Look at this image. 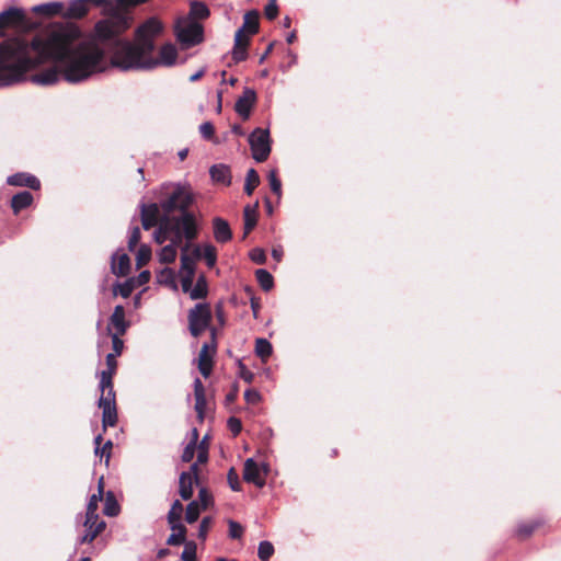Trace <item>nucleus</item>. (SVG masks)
I'll return each mask as SVG.
<instances>
[{
  "label": "nucleus",
  "instance_id": "1",
  "mask_svg": "<svg viewBox=\"0 0 561 561\" xmlns=\"http://www.w3.org/2000/svg\"><path fill=\"white\" fill-rule=\"evenodd\" d=\"M46 61L55 66L30 77L37 85L88 81L105 69V49L95 28L84 35L75 23H59L36 34L32 41L11 39L0 44V87L26 80L27 71Z\"/></svg>",
  "mask_w": 561,
  "mask_h": 561
},
{
  "label": "nucleus",
  "instance_id": "2",
  "mask_svg": "<svg viewBox=\"0 0 561 561\" xmlns=\"http://www.w3.org/2000/svg\"><path fill=\"white\" fill-rule=\"evenodd\" d=\"M130 27V19L124 14L111 15L95 24L96 36L111 56L113 67L123 71L153 70L176 64L178 49L174 44H163L156 55V41L163 31L157 18H149L135 31L134 41L122 35Z\"/></svg>",
  "mask_w": 561,
  "mask_h": 561
},
{
  "label": "nucleus",
  "instance_id": "3",
  "mask_svg": "<svg viewBox=\"0 0 561 561\" xmlns=\"http://www.w3.org/2000/svg\"><path fill=\"white\" fill-rule=\"evenodd\" d=\"M196 236L197 226H193L190 219L187 220V217L180 220H161L153 237L157 243L162 244L169 241V244L161 249L159 253L160 261L163 263H172L176 257L179 249L181 250V255L183 253H192V250L188 251L190 244Z\"/></svg>",
  "mask_w": 561,
  "mask_h": 561
},
{
  "label": "nucleus",
  "instance_id": "4",
  "mask_svg": "<svg viewBox=\"0 0 561 561\" xmlns=\"http://www.w3.org/2000/svg\"><path fill=\"white\" fill-rule=\"evenodd\" d=\"M204 259L207 266L210 267V244L206 243L203 249L193 247L192 253H183L181 256V267L179 277L183 293L188 294L191 299L205 298L208 291L207 279L204 275H199L193 286L195 277L196 261Z\"/></svg>",
  "mask_w": 561,
  "mask_h": 561
},
{
  "label": "nucleus",
  "instance_id": "5",
  "mask_svg": "<svg viewBox=\"0 0 561 561\" xmlns=\"http://www.w3.org/2000/svg\"><path fill=\"white\" fill-rule=\"evenodd\" d=\"M191 202L192 196L187 188L180 185L174 186L172 191L168 193V196L160 202L163 211V218L161 220H180L187 217V220L190 219L193 226H197L195 217L187 211Z\"/></svg>",
  "mask_w": 561,
  "mask_h": 561
},
{
  "label": "nucleus",
  "instance_id": "6",
  "mask_svg": "<svg viewBox=\"0 0 561 561\" xmlns=\"http://www.w3.org/2000/svg\"><path fill=\"white\" fill-rule=\"evenodd\" d=\"M260 12L255 9L248 11L243 16V24L234 34V46L232 49V59L240 62L248 57L249 36L259 32Z\"/></svg>",
  "mask_w": 561,
  "mask_h": 561
},
{
  "label": "nucleus",
  "instance_id": "7",
  "mask_svg": "<svg viewBox=\"0 0 561 561\" xmlns=\"http://www.w3.org/2000/svg\"><path fill=\"white\" fill-rule=\"evenodd\" d=\"M176 42L183 49H188L198 45L204 39V27L202 23H197L184 15L179 16L173 25Z\"/></svg>",
  "mask_w": 561,
  "mask_h": 561
},
{
  "label": "nucleus",
  "instance_id": "8",
  "mask_svg": "<svg viewBox=\"0 0 561 561\" xmlns=\"http://www.w3.org/2000/svg\"><path fill=\"white\" fill-rule=\"evenodd\" d=\"M248 141L252 152V158L256 162L262 163L268 159L272 150L268 129H263L260 127L255 128L249 135Z\"/></svg>",
  "mask_w": 561,
  "mask_h": 561
},
{
  "label": "nucleus",
  "instance_id": "9",
  "mask_svg": "<svg viewBox=\"0 0 561 561\" xmlns=\"http://www.w3.org/2000/svg\"><path fill=\"white\" fill-rule=\"evenodd\" d=\"M210 327V305L196 304L188 313V329L193 336L197 337Z\"/></svg>",
  "mask_w": 561,
  "mask_h": 561
},
{
  "label": "nucleus",
  "instance_id": "10",
  "mask_svg": "<svg viewBox=\"0 0 561 561\" xmlns=\"http://www.w3.org/2000/svg\"><path fill=\"white\" fill-rule=\"evenodd\" d=\"M101 396L99 399V408L102 409V425L104 428L114 426L117 422V410L115 403L114 388H100Z\"/></svg>",
  "mask_w": 561,
  "mask_h": 561
},
{
  "label": "nucleus",
  "instance_id": "11",
  "mask_svg": "<svg viewBox=\"0 0 561 561\" xmlns=\"http://www.w3.org/2000/svg\"><path fill=\"white\" fill-rule=\"evenodd\" d=\"M140 218L145 230H149L154 226L159 227L161 219L163 218L161 204H140Z\"/></svg>",
  "mask_w": 561,
  "mask_h": 561
},
{
  "label": "nucleus",
  "instance_id": "12",
  "mask_svg": "<svg viewBox=\"0 0 561 561\" xmlns=\"http://www.w3.org/2000/svg\"><path fill=\"white\" fill-rule=\"evenodd\" d=\"M257 95L254 89L244 88L242 94L237 99L234 111L242 119H249L251 110L255 105Z\"/></svg>",
  "mask_w": 561,
  "mask_h": 561
},
{
  "label": "nucleus",
  "instance_id": "13",
  "mask_svg": "<svg viewBox=\"0 0 561 561\" xmlns=\"http://www.w3.org/2000/svg\"><path fill=\"white\" fill-rule=\"evenodd\" d=\"M83 526L85 533L78 538V545L92 542L104 530L106 524L103 519H100V516H98V518H91V520L88 522V515L85 514Z\"/></svg>",
  "mask_w": 561,
  "mask_h": 561
},
{
  "label": "nucleus",
  "instance_id": "14",
  "mask_svg": "<svg viewBox=\"0 0 561 561\" xmlns=\"http://www.w3.org/2000/svg\"><path fill=\"white\" fill-rule=\"evenodd\" d=\"M105 2L106 0H71L62 15L67 19H80L88 13V3L101 5Z\"/></svg>",
  "mask_w": 561,
  "mask_h": 561
},
{
  "label": "nucleus",
  "instance_id": "15",
  "mask_svg": "<svg viewBox=\"0 0 561 561\" xmlns=\"http://www.w3.org/2000/svg\"><path fill=\"white\" fill-rule=\"evenodd\" d=\"M243 479L260 489L265 485V478L261 473V466L253 458H248L244 461Z\"/></svg>",
  "mask_w": 561,
  "mask_h": 561
},
{
  "label": "nucleus",
  "instance_id": "16",
  "mask_svg": "<svg viewBox=\"0 0 561 561\" xmlns=\"http://www.w3.org/2000/svg\"><path fill=\"white\" fill-rule=\"evenodd\" d=\"M24 12L22 9L10 7L0 12V30L4 27L18 26L24 21Z\"/></svg>",
  "mask_w": 561,
  "mask_h": 561
},
{
  "label": "nucleus",
  "instance_id": "17",
  "mask_svg": "<svg viewBox=\"0 0 561 561\" xmlns=\"http://www.w3.org/2000/svg\"><path fill=\"white\" fill-rule=\"evenodd\" d=\"M7 183L12 186H25L35 191L41 188L39 180L25 172H18L8 176Z\"/></svg>",
  "mask_w": 561,
  "mask_h": 561
},
{
  "label": "nucleus",
  "instance_id": "18",
  "mask_svg": "<svg viewBox=\"0 0 561 561\" xmlns=\"http://www.w3.org/2000/svg\"><path fill=\"white\" fill-rule=\"evenodd\" d=\"M105 360L106 369L102 370L100 374L99 388H104L106 390V388H114L113 376L116 371L117 360L114 354H107Z\"/></svg>",
  "mask_w": 561,
  "mask_h": 561
},
{
  "label": "nucleus",
  "instance_id": "19",
  "mask_svg": "<svg viewBox=\"0 0 561 561\" xmlns=\"http://www.w3.org/2000/svg\"><path fill=\"white\" fill-rule=\"evenodd\" d=\"M213 238L219 243H226L231 240L232 231L227 220L213 218Z\"/></svg>",
  "mask_w": 561,
  "mask_h": 561
},
{
  "label": "nucleus",
  "instance_id": "20",
  "mask_svg": "<svg viewBox=\"0 0 561 561\" xmlns=\"http://www.w3.org/2000/svg\"><path fill=\"white\" fill-rule=\"evenodd\" d=\"M257 208H259V202H255L253 205H245L243 209V219H244V227H243V236L242 239H245L248 234L255 228L257 224Z\"/></svg>",
  "mask_w": 561,
  "mask_h": 561
},
{
  "label": "nucleus",
  "instance_id": "21",
  "mask_svg": "<svg viewBox=\"0 0 561 561\" xmlns=\"http://www.w3.org/2000/svg\"><path fill=\"white\" fill-rule=\"evenodd\" d=\"M213 183H218L224 186H230L232 183V173L228 164L215 163L213 164Z\"/></svg>",
  "mask_w": 561,
  "mask_h": 561
},
{
  "label": "nucleus",
  "instance_id": "22",
  "mask_svg": "<svg viewBox=\"0 0 561 561\" xmlns=\"http://www.w3.org/2000/svg\"><path fill=\"white\" fill-rule=\"evenodd\" d=\"M112 272L117 276H126L130 270V260L126 253L112 255Z\"/></svg>",
  "mask_w": 561,
  "mask_h": 561
},
{
  "label": "nucleus",
  "instance_id": "23",
  "mask_svg": "<svg viewBox=\"0 0 561 561\" xmlns=\"http://www.w3.org/2000/svg\"><path fill=\"white\" fill-rule=\"evenodd\" d=\"M110 325L115 329V333L125 334L128 323L125 320V309L122 305H117L110 318Z\"/></svg>",
  "mask_w": 561,
  "mask_h": 561
},
{
  "label": "nucleus",
  "instance_id": "24",
  "mask_svg": "<svg viewBox=\"0 0 561 561\" xmlns=\"http://www.w3.org/2000/svg\"><path fill=\"white\" fill-rule=\"evenodd\" d=\"M33 201V195L28 191H22L13 195L11 199V207L13 213L15 215L19 214L21 210L31 206Z\"/></svg>",
  "mask_w": 561,
  "mask_h": 561
},
{
  "label": "nucleus",
  "instance_id": "25",
  "mask_svg": "<svg viewBox=\"0 0 561 561\" xmlns=\"http://www.w3.org/2000/svg\"><path fill=\"white\" fill-rule=\"evenodd\" d=\"M194 394H195V411L197 413V417L203 420L204 410L206 405L205 391L204 386L199 378L194 380Z\"/></svg>",
  "mask_w": 561,
  "mask_h": 561
},
{
  "label": "nucleus",
  "instance_id": "26",
  "mask_svg": "<svg viewBox=\"0 0 561 561\" xmlns=\"http://www.w3.org/2000/svg\"><path fill=\"white\" fill-rule=\"evenodd\" d=\"M209 9L204 2L193 1L191 2L190 11L185 14V18H190L197 23H202L203 20L209 15Z\"/></svg>",
  "mask_w": 561,
  "mask_h": 561
},
{
  "label": "nucleus",
  "instance_id": "27",
  "mask_svg": "<svg viewBox=\"0 0 561 561\" xmlns=\"http://www.w3.org/2000/svg\"><path fill=\"white\" fill-rule=\"evenodd\" d=\"M33 12L36 14L45 15V16H54L57 14H62L64 13V3L54 1V2L37 4L33 8Z\"/></svg>",
  "mask_w": 561,
  "mask_h": 561
},
{
  "label": "nucleus",
  "instance_id": "28",
  "mask_svg": "<svg viewBox=\"0 0 561 561\" xmlns=\"http://www.w3.org/2000/svg\"><path fill=\"white\" fill-rule=\"evenodd\" d=\"M102 495H103V479L101 478L99 481L98 493L92 494L87 504L85 514L88 515V522L91 520V518H98L99 514L96 513V511L99 507V502L102 500Z\"/></svg>",
  "mask_w": 561,
  "mask_h": 561
},
{
  "label": "nucleus",
  "instance_id": "29",
  "mask_svg": "<svg viewBox=\"0 0 561 561\" xmlns=\"http://www.w3.org/2000/svg\"><path fill=\"white\" fill-rule=\"evenodd\" d=\"M193 474L190 472H182L180 476V495L183 500H190L193 495Z\"/></svg>",
  "mask_w": 561,
  "mask_h": 561
},
{
  "label": "nucleus",
  "instance_id": "30",
  "mask_svg": "<svg viewBox=\"0 0 561 561\" xmlns=\"http://www.w3.org/2000/svg\"><path fill=\"white\" fill-rule=\"evenodd\" d=\"M542 519L536 518L530 522H523L517 525L516 536L520 539H526L533 535V533L542 525Z\"/></svg>",
  "mask_w": 561,
  "mask_h": 561
},
{
  "label": "nucleus",
  "instance_id": "31",
  "mask_svg": "<svg viewBox=\"0 0 561 561\" xmlns=\"http://www.w3.org/2000/svg\"><path fill=\"white\" fill-rule=\"evenodd\" d=\"M159 284L165 285L173 290H178L176 274L172 268L165 267L161 270L157 275Z\"/></svg>",
  "mask_w": 561,
  "mask_h": 561
},
{
  "label": "nucleus",
  "instance_id": "32",
  "mask_svg": "<svg viewBox=\"0 0 561 561\" xmlns=\"http://www.w3.org/2000/svg\"><path fill=\"white\" fill-rule=\"evenodd\" d=\"M209 347L210 346L208 343L203 344L198 359V369L205 378L210 376V355L208 354Z\"/></svg>",
  "mask_w": 561,
  "mask_h": 561
},
{
  "label": "nucleus",
  "instance_id": "33",
  "mask_svg": "<svg viewBox=\"0 0 561 561\" xmlns=\"http://www.w3.org/2000/svg\"><path fill=\"white\" fill-rule=\"evenodd\" d=\"M255 355L265 362L273 353L272 343L264 337H257L255 340Z\"/></svg>",
  "mask_w": 561,
  "mask_h": 561
},
{
  "label": "nucleus",
  "instance_id": "34",
  "mask_svg": "<svg viewBox=\"0 0 561 561\" xmlns=\"http://www.w3.org/2000/svg\"><path fill=\"white\" fill-rule=\"evenodd\" d=\"M255 277L264 291H270L274 287L273 275L265 268H259L255 271Z\"/></svg>",
  "mask_w": 561,
  "mask_h": 561
},
{
  "label": "nucleus",
  "instance_id": "35",
  "mask_svg": "<svg viewBox=\"0 0 561 561\" xmlns=\"http://www.w3.org/2000/svg\"><path fill=\"white\" fill-rule=\"evenodd\" d=\"M260 184V175L257 171L253 168L249 169L245 175V183H244V193L247 195H252L253 191L256 188V186Z\"/></svg>",
  "mask_w": 561,
  "mask_h": 561
},
{
  "label": "nucleus",
  "instance_id": "36",
  "mask_svg": "<svg viewBox=\"0 0 561 561\" xmlns=\"http://www.w3.org/2000/svg\"><path fill=\"white\" fill-rule=\"evenodd\" d=\"M102 435L99 434L98 436H95L94 438V444H95V455H100V458L102 459L104 456L106 458V462L110 460V456H111V448L113 446V443L112 440H107L104 443V445L102 447H100L101 443H102Z\"/></svg>",
  "mask_w": 561,
  "mask_h": 561
},
{
  "label": "nucleus",
  "instance_id": "37",
  "mask_svg": "<svg viewBox=\"0 0 561 561\" xmlns=\"http://www.w3.org/2000/svg\"><path fill=\"white\" fill-rule=\"evenodd\" d=\"M197 439H198V432L196 428H193L191 442L186 445V447L184 448L183 454H182V460L184 462H188L193 459Z\"/></svg>",
  "mask_w": 561,
  "mask_h": 561
},
{
  "label": "nucleus",
  "instance_id": "38",
  "mask_svg": "<svg viewBox=\"0 0 561 561\" xmlns=\"http://www.w3.org/2000/svg\"><path fill=\"white\" fill-rule=\"evenodd\" d=\"M106 516H116L119 513V505L114 496V494L110 491L106 494L105 505L103 510Z\"/></svg>",
  "mask_w": 561,
  "mask_h": 561
},
{
  "label": "nucleus",
  "instance_id": "39",
  "mask_svg": "<svg viewBox=\"0 0 561 561\" xmlns=\"http://www.w3.org/2000/svg\"><path fill=\"white\" fill-rule=\"evenodd\" d=\"M274 554V546L271 541L263 540L259 543L257 557L261 561H268Z\"/></svg>",
  "mask_w": 561,
  "mask_h": 561
},
{
  "label": "nucleus",
  "instance_id": "40",
  "mask_svg": "<svg viewBox=\"0 0 561 561\" xmlns=\"http://www.w3.org/2000/svg\"><path fill=\"white\" fill-rule=\"evenodd\" d=\"M201 514V505L196 501H192L185 512V519L188 524L196 522Z\"/></svg>",
  "mask_w": 561,
  "mask_h": 561
},
{
  "label": "nucleus",
  "instance_id": "41",
  "mask_svg": "<svg viewBox=\"0 0 561 561\" xmlns=\"http://www.w3.org/2000/svg\"><path fill=\"white\" fill-rule=\"evenodd\" d=\"M268 182H270V186H271L272 192L278 198H280V196H282V182H280V180L277 176L276 170H271L270 171V173H268Z\"/></svg>",
  "mask_w": 561,
  "mask_h": 561
},
{
  "label": "nucleus",
  "instance_id": "42",
  "mask_svg": "<svg viewBox=\"0 0 561 561\" xmlns=\"http://www.w3.org/2000/svg\"><path fill=\"white\" fill-rule=\"evenodd\" d=\"M151 257V249L147 244H141L136 255L137 266L145 265Z\"/></svg>",
  "mask_w": 561,
  "mask_h": 561
},
{
  "label": "nucleus",
  "instance_id": "43",
  "mask_svg": "<svg viewBox=\"0 0 561 561\" xmlns=\"http://www.w3.org/2000/svg\"><path fill=\"white\" fill-rule=\"evenodd\" d=\"M244 290L249 295L250 306H251V310H252L253 317H254V319H257L259 318V311H260V308H261L260 299L255 297L254 290H253L252 287L247 286L244 288Z\"/></svg>",
  "mask_w": 561,
  "mask_h": 561
},
{
  "label": "nucleus",
  "instance_id": "44",
  "mask_svg": "<svg viewBox=\"0 0 561 561\" xmlns=\"http://www.w3.org/2000/svg\"><path fill=\"white\" fill-rule=\"evenodd\" d=\"M183 505L179 500H175L168 513V522L178 520L182 518Z\"/></svg>",
  "mask_w": 561,
  "mask_h": 561
},
{
  "label": "nucleus",
  "instance_id": "45",
  "mask_svg": "<svg viewBox=\"0 0 561 561\" xmlns=\"http://www.w3.org/2000/svg\"><path fill=\"white\" fill-rule=\"evenodd\" d=\"M183 561H195L196 560V545L192 541L185 542L184 550L181 554Z\"/></svg>",
  "mask_w": 561,
  "mask_h": 561
},
{
  "label": "nucleus",
  "instance_id": "46",
  "mask_svg": "<svg viewBox=\"0 0 561 561\" xmlns=\"http://www.w3.org/2000/svg\"><path fill=\"white\" fill-rule=\"evenodd\" d=\"M249 257L256 264H265L266 253L262 248H254L249 252Z\"/></svg>",
  "mask_w": 561,
  "mask_h": 561
},
{
  "label": "nucleus",
  "instance_id": "47",
  "mask_svg": "<svg viewBox=\"0 0 561 561\" xmlns=\"http://www.w3.org/2000/svg\"><path fill=\"white\" fill-rule=\"evenodd\" d=\"M141 237V231L138 226H135L131 228L129 237H128V249L130 251H134L136 245L138 244Z\"/></svg>",
  "mask_w": 561,
  "mask_h": 561
},
{
  "label": "nucleus",
  "instance_id": "48",
  "mask_svg": "<svg viewBox=\"0 0 561 561\" xmlns=\"http://www.w3.org/2000/svg\"><path fill=\"white\" fill-rule=\"evenodd\" d=\"M264 14L267 20L273 21L278 14V5L276 0H268V3L264 8Z\"/></svg>",
  "mask_w": 561,
  "mask_h": 561
},
{
  "label": "nucleus",
  "instance_id": "49",
  "mask_svg": "<svg viewBox=\"0 0 561 561\" xmlns=\"http://www.w3.org/2000/svg\"><path fill=\"white\" fill-rule=\"evenodd\" d=\"M134 290L133 280H126L123 284H118L116 294L121 295L123 298H128Z\"/></svg>",
  "mask_w": 561,
  "mask_h": 561
},
{
  "label": "nucleus",
  "instance_id": "50",
  "mask_svg": "<svg viewBox=\"0 0 561 561\" xmlns=\"http://www.w3.org/2000/svg\"><path fill=\"white\" fill-rule=\"evenodd\" d=\"M262 397L255 389L249 388L244 391V400L249 404H256L261 401Z\"/></svg>",
  "mask_w": 561,
  "mask_h": 561
},
{
  "label": "nucleus",
  "instance_id": "51",
  "mask_svg": "<svg viewBox=\"0 0 561 561\" xmlns=\"http://www.w3.org/2000/svg\"><path fill=\"white\" fill-rule=\"evenodd\" d=\"M242 534L243 527L234 520H229V537L232 539H239Z\"/></svg>",
  "mask_w": 561,
  "mask_h": 561
},
{
  "label": "nucleus",
  "instance_id": "52",
  "mask_svg": "<svg viewBox=\"0 0 561 561\" xmlns=\"http://www.w3.org/2000/svg\"><path fill=\"white\" fill-rule=\"evenodd\" d=\"M121 334L113 333L112 334V346H113V353L115 356H119L124 348V342L119 339Z\"/></svg>",
  "mask_w": 561,
  "mask_h": 561
},
{
  "label": "nucleus",
  "instance_id": "53",
  "mask_svg": "<svg viewBox=\"0 0 561 561\" xmlns=\"http://www.w3.org/2000/svg\"><path fill=\"white\" fill-rule=\"evenodd\" d=\"M227 478H228V483H229L231 490L239 491L240 490L239 476L233 468H230Z\"/></svg>",
  "mask_w": 561,
  "mask_h": 561
},
{
  "label": "nucleus",
  "instance_id": "54",
  "mask_svg": "<svg viewBox=\"0 0 561 561\" xmlns=\"http://www.w3.org/2000/svg\"><path fill=\"white\" fill-rule=\"evenodd\" d=\"M227 426L234 436L238 435L242 430L241 421L234 416L228 419Z\"/></svg>",
  "mask_w": 561,
  "mask_h": 561
},
{
  "label": "nucleus",
  "instance_id": "55",
  "mask_svg": "<svg viewBox=\"0 0 561 561\" xmlns=\"http://www.w3.org/2000/svg\"><path fill=\"white\" fill-rule=\"evenodd\" d=\"M209 438H210V432H206L202 439V443L199 445V453H198V457H197V460L199 462H205L207 460V453L205 451V446Z\"/></svg>",
  "mask_w": 561,
  "mask_h": 561
},
{
  "label": "nucleus",
  "instance_id": "56",
  "mask_svg": "<svg viewBox=\"0 0 561 561\" xmlns=\"http://www.w3.org/2000/svg\"><path fill=\"white\" fill-rule=\"evenodd\" d=\"M185 535L181 533H172L167 540V543L170 546L185 545Z\"/></svg>",
  "mask_w": 561,
  "mask_h": 561
},
{
  "label": "nucleus",
  "instance_id": "57",
  "mask_svg": "<svg viewBox=\"0 0 561 561\" xmlns=\"http://www.w3.org/2000/svg\"><path fill=\"white\" fill-rule=\"evenodd\" d=\"M240 377L248 383H251L254 379V374L248 369L244 365L240 366Z\"/></svg>",
  "mask_w": 561,
  "mask_h": 561
},
{
  "label": "nucleus",
  "instance_id": "58",
  "mask_svg": "<svg viewBox=\"0 0 561 561\" xmlns=\"http://www.w3.org/2000/svg\"><path fill=\"white\" fill-rule=\"evenodd\" d=\"M172 533H181L185 535L186 528L182 524L181 519L168 522Z\"/></svg>",
  "mask_w": 561,
  "mask_h": 561
},
{
  "label": "nucleus",
  "instance_id": "59",
  "mask_svg": "<svg viewBox=\"0 0 561 561\" xmlns=\"http://www.w3.org/2000/svg\"><path fill=\"white\" fill-rule=\"evenodd\" d=\"M199 131H201V134H202L204 139L210 140V121L204 122L199 126Z\"/></svg>",
  "mask_w": 561,
  "mask_h": 561
},
{
  "label": "nucleus",
  "instance_id": "60",
  "mask_svg": "<svg viewBox=\"0 0 561 561\" xmlns=\"http://www.w3.org/2000/svg\"><path fill=\"white\" fill-rule=\"evenodd\" d=\"M149 280H150V272L149 271H142L137 277V282H138L139 286L147 284Z\"/></svg>",
  "mask_w": 561,
  "mask_h": 561
},
{
  "label": "nucleus",
  "instance_id": "61",
  "mask_svg": "<svg viewBox=\"0 0 561 561\" xmlns=\"http://www.w3.org/2000/svg\"><path fill=\"white\" fill-rule=\"evenodd\" d=\"M216 317L220 325H225V316L220 302L216 304Z\"/></svg>",
  "mask_w": 561,
  "mask_h": 561
},
{
  "label": "nucleus",
  "instance_id": "62",
  "mask_svg": "<svg viewBox=\"0 0 561 561\" xmlns=\"http://www.w3.org/2000/svg\"><path fill=\"white\" fill-rule=\"evenodd\" d=\"M271 254L276 262H280L284 254L282 247L273 248Z\"/></svg>",
  "mask_w": 561,
  "mask_h": 561
},
{
  "label": "nucleus",
  "instance_id": "63",
  "mask_svg": "<svg viewBox=\"0 0 561 561\" xmlns=\"http://www.w3.org/2000/svg\"><path fill=\"white\" fill-rule=\"evenodd\" d=\"M273 47H274V43H270L265 49V51L261 55L260 59H259V64H263L265 61V59L267 58V56L272 53L273 50Z\"/></svg>",
  "mask_w": 561,
  "mask_h": 561
},
{
  "label": "nucleus",
  "instance_id": "64",
  "mask_svg": "<svg viewBox=\"0 0 561 561\" xmlns=\"http://www.w3.org/2000/svg\"><path fill=\"white\" fill-rule=\"evenodd\" d=\"M238 396V389L233 388L231 391H229L226 396L227 403L233 402Z\"/></svg>",
  "mask_w": 561,
  "mask_h": 561
}]
</instances>
